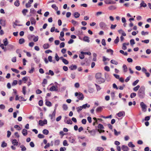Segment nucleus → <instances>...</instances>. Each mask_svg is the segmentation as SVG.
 Listing matches in <instances>:
<instances>
[{"instance_id": "1", "label": "nucleus", "mask_w": 151, "mask_h": 151, "mask_svg": "<svg viewBox=\"0 0 151 151\" xmlns=\"http://www.w3.org/2000/svg\"><path fill=\"white\" fill-rule=\"evenodd\" d=\"M145 88L144 87H141L138 91V95L141 99H143L145 96Z\"/></svg>"}, {"instance_id": "2", "label": "nucleus", "mask_w": 151, "mask_h": 151, "mask_svg": "<svg viewBox=\"0 0 151 151\" xmlns=\"http://www.w3.org/2000/svg\"><path fill=\"white\" fill-rule=\"evenodd\" d=\"M75 96H77L78 99L80 100H82L84 99L83 94L81 92L79 93L78 92L75 93Z\"/></svg>"}, {"instance_id": "3", "label": "nucleus", "mask_w": 151, "mask_h": 151, "mask_svg": "<svg viewBox=\"0 0 151 151\" xmlns=\"http://www.w3.org/2000/svg\"><path fill=\"white\" fill-rule=\"evenodd\" d=\"M105 80L104 78L102 77V76L96 79V82L99 84H101L104 83L105 82Z\"/></svg>"}, {"instance_id": "4", "label": "nucleus", "mask_w": 151, "mask_h": 151, "mask_svg": "<svg viewBox=\"0 0 151 151\" xmlns=\"http://www.w3.org/2000/svg\"><path fill=\"white\" fill-rule=\"evenodd\" d=\"M140 106L143 111L145 112L146 111L147 106L143 102H140Z\"/></svg>"}, {"instance_id": "5", "label": "nucleus", "mask_w": 151, "mask_h": 151, "mask_svg": "<svg viewBox=\"0 0 151 151\" xmlns=\"http://www.w3.org/2000/svg\"><path fill=\"white\" fill-rule=\"evenodd\" d=\"M99 26L102 29H106L107 26L106 23L103 22H101L99 23Z\"/></svg>"}, {"instance_id": "6", "label": "nucleus", "mask_w": 151, "mask_h": 151, "mask_svg": "<svg viewBox=\"0 0 151 151\" xmlns=\"http://www.w3.org/2000/svg\"><path fill=\"white\" fill-rule=\"evenodd\" d=\"M47 121L46 119H44L43 121L41 120L39 121V124L41 126H43L44 124H47Z\"/></svg>"}, {"instance_id": "7", "label": "nucleus", "mask_w": 151, "mask_h": 151, "mask_svg": "<svg viewBox=\"0 0 151 151\" xmlns=\"http://www.w3.org/2000/svg\"><path fill=\"white\" fill-rule=\"evenodd\" d=\"M69 142L71 143H75L76 142L75 141L76 138L74 137L70 136L68 138Z\"/></svg>"}, {"instance_id": "8", "label": "nucleus", "mask_w": 151, "mask_h": 151, "mask_svg": "<svg viewBox=\"0 0 151 151\" xmlns=\"http://www.w3.org/2000/svg\"><path fill=\"white\" fill-rule=\"evenodd\" d=\"M55 114L56 112L55 111H54L52 114H50L49 115V116L50 117L51 119H53L54 120L55 118Z\"/></svg>"}, {"instance_id": "9", "label": "nucleus", "mask_w": 151, "mask_h": 151, "mask_svg": "<svg viewBox=\"0 0 151 151\" xmlns=\"http://www.w3.org/2000/svg\"><path fill=\"white\" fill-rule=\"evenodd\" d=\"M29 36H30L31 37H35L33 39V40L35 42H36L38 40V36H35V35H29V36L28 37V38Z\"/></svg>"}, {"instance_id": "10", "label": "nucleus", "mask_w": 151, "mask_h": 151, "mask_svg": "<svg viewBox=\"0 0 151 151\" xmlns=\"http://www.w3.org/2000/svg\"><path fill=\"white\" fill-rule=\"evenodd\" d=\"M30 21L31 22L32 24L35 25L36 24V22L35 18L33 17H31L30 19Z\"/></svg>"}, {"instance_id": "11", "label": "nucleus", "mask_w": 151, "mask_h": 151, "mask_svg": "<svg viewBox=\"0 0 151 151\" xmlns=\"http://www.w3.org/2000/svg\"><path fill=\"white\" fill-rule=\"evenodd\" d=\"M129 45V42H127V43H124L123 44V46L122 47V49H123L124 50H126L127 48V47L126 46V45Z\"/></svg>"}, {"instance_id": "12", "label": "nucleus", "mask_w": 151, "mask_h": 151, "mask_svg": "<svg viewBox=\"0 0 151 151\" xmlns=\"http://www.w3.org/2000/svg\"><path fill=\"white\" fill-rule=\"evenodd\" d=\"M117 116L120 117L122 116H124L125 115V112L124 111H121L119 112L117 114Z\"/></svg>"}, {"instance_id": "13", "label": "nucleus", "mask_w": 151, "mask_h": 151, "mask_svg": "<svg viewBox=\"0 0 151 151\" xmlns=\"http://www.w3.org/2000/svg\"><path fill=\"white\" fill-rule=\"evenodd\" d=\"M0 24L3 27H5L6 25V20L4 19H0Z\"/></svg>"}, {"instance_id": "14", "label": "nucleus", "mask_w": 151, "mask_h": 151, "mask_svg": "<svg viewBox=\"0 0 151 151\" xmlns=\"http://www.w3.org/2000/svg\"><path fill=\"white\" fill-rule=\"evenodd\" d=\"M122 149L123 151H128L129 148L128 147L124 145H122Z\"/></svg>"}, {"instance_id": "15", "label": "nucleus", "mask_w": 151, "mask_h": 151, "mask_svg": "<svg viewBox=\"0 0 151 151\" xmlns=\"http://www.w3.org/2000/svg\"><path fill=\"white\" fill-rule=\"evenodd\" d=\"M58 90V87L56 88L54 86H52L51 87L50 89V91H57Z\"/></svg>"}, {"instance_id": "16", "label": "nucleus", "mask_w": 151, "mask_h": 151, "mask_svg": "<svg viewBox=\"0 0 151 151\" xmlns=\"http://www.w3.org/2000/svg\"><path fill=\"white\" fill-rule=\"evenodd\" d=\"M118 32L119 34H121L122 36H125L126 35V33L122 29H119L118 30Z\"/></svg>"}, {"instance_id": "17", "label": "nucleus", "mask_w": 151, "mask_h": 151, "mask_svg": "<svg viewBox=\"0 0 151 151\" xmlns=\"http://www.w3.org/2000/svg\"><path fill=\"white\" fill-rule=\"evenodd\" d=\"M116 7L113 5H111L109 6L108 8V9L110 10H114L116 9Z\"/></svg>"}, {"instance_id": "18", "label": "nucleus", "mask_w": 151, "mask_h": 151, "mask_svg": "<svg viewBox=\"0 0 151 151\" xmlns=\"http://www.w3.org/2000/svg\"><path fill=\"white\" fill-rule=\"evenodd\" d=\"M123 71L124 73H126L127 71L128 68L126 65L124 64L122 67Z\"/></svg>"}, {"instance_id": "19", "label": "nucleus", "mask_w": 151, "mask_h": 151, "mask_svg": "<svg viewBox=\"0 0 151 151\" xmlns=\"http://www.w3.org/2000/svg\"><path fill=\"white\" fill-rule=\"evenodd\" d=\"M12 143L14 146H17L18 144V142L16 139H13L12 141Z\"/></svg>"}, {"instance_id": "20", "label": "nucleus", "mask_w": 151, "mask_h": 151, "mask_svg": "<svg viewBox=\"0 0 151 151\" xmlns=\"http://www.w3.org/2000/svg\"><path fill=\"white\" fill-rule=\"evenodd\" d=\"M83 40L84 41L87 42H89L90 41L89 37L87 36L84 37Z\"/></svg>"}, {"instance_id": "21", "label": "nucleus", "mask_w": 151, "mask_h": 151, "mask_svg": "<svg viewBox=\"0 0 151 151\" xmlns=\"http://www.w3.org/2000/svg\"><path fill=\"white\" fill-rule=\"evenodd\" d=\"M140 7H145L147 6V4L145 3L144 1H142L140 4Z\"/></svg>"}, {"instance_id": "22", "label": "nucleus", "mask_w": 151, "mask_h": 151, "mask_svg": "<svg viewBox=\"0 0 151 151\" xmlns=\"http://www.w3.org/2000/svg\"><path fill=\"white\" fill-rule=\"evenodd\" d=\"M69 68L71 70H72L76 69L77 68V66L76 65H72L70 66Z\"/></svg>"}, {"instance_id": "23", "label": "nucleus", "mask_w": 151, "mask_h": 151, "mask_svg": "<svg viewBox=\"0 0 151 151\" xmlns=\"http://www.w3.org/2000/svg\"><path fill=\"white\" fill-rule=\"evenodd\" d=\"M3 41L4 43V45L5 46H7L8 44V42L7 38H5L3 40Z\"/></svg>"}, {"instance_id": "24", "label": "nucleus", "mask_w": 151, "mask_h": 151, "mask_svg": "<svg viewBox=\"0 0 151 151\" xmlns=\"http://www.w3.org/2000/svg\"><path fill=\"white\" fill-rule=\"evenodd\" d=\"M34 59L35 61L37 63H39L40 61V60L37 58V56H34Z\"/></svg>"}, {"instance_id": "25", "label": "nucleus", "mask_w": 151, "mask_h": 151, "mask_svg": "<svg viewBox=\"0 0 151 151\" xmlns=\"http://www.w3.org/2000/svg\"><path fill=\"white\" fill-rule=\"evenodd\" d=\"M83 109H85L86 107L89 108L90 107V105L87 104L83 105L82 106Z\"/></svg>"}, {"instance_id": "26", "label": "nucleus", "mask_w": 151, "mask_h": 151, "mask_svg": "<svg viewBox=\"0 0 151 151\" xmlns=\"http://www.w3.org/2000/svg\"><path fill=\"white\" fill-rule=\"evenodd\" d=\"M14 5L17 7L19 6L20 5L19 1V0H16L14 3Z\"/></svg>"}, {"instance_id": "27", "label": "nucleus", "mask_w": 151, "mask_h": 151, "mask_svg": "<svg viewBox=\"0 0 151 151\" xmlns=\"http://www.w3.org/2000/svg\"><path fill=\"white\" fill-rule=\"evenodd\" d=\"M103 107L99 106L96 109V112H99L101 111Z\"/></svg>"}, {"instance_id": "28", "label": "nucleus", "mask_w": 151, "mask_h": 151, "mask_svg": "<svg viewBox=\"0 0 151 151\" xmlns=\"http://www.w3.org/2000/svg\"><path fill=\"white\" fill-rule=\"evenodd\" d=\"M26 87L25 86H24L23 87L22 89V92L23 93V94L25 95L26 93Z\"/></svg>"}, {"instance_id": "29", "label": "nucleus", "mask_w": 151, "mask_h": 151, "mask_svg": "<svg viewBox=\"0 0 151 151\" xmlns=\"http://www.w3.org/2000/svg\"><path fill=\"white\" fill-rule=\"evenodd\" d=\"M7 146V144L4 141H3L1 144V146L3 148L6 147Z\"/></svg>"}, {"instance_id": "30", "label": "nucleus", "mask_w": 151, "mask_h": 151, "mask_svg": "<svg viewBox=\"0 0 151 151\" xmlns=\"http://www.w3.org/2000/svg\"><path fill=\"white\" fill-rule=\"evenodd\" d=\"M74 16L75 18H78L79 17L80 14L78 12H76L74 13Z\"/></svg>"}, {"instance_id": "31", "label": "nucleus", "mask_w": 151, "mask_h": 151, "mask_svg": "<svg viewBox=\"0 0 151 151\" xmlns=\"http://www.w3.org/2000/svg\"><path fill=\"white\" fill-rule=\"evenodd\" d=\"M102 76L101 74L100 73H97L95 75V77L96 79L99 78Z\"/></svg>"}, {"instance_id": "32", "label": "nucleus", "mask_w": 151, "mask_h": 151, "mask_svg": "<svg viewBox=\"0 0 151 151\" xmlns=\"http://www.w3.org/2000/svg\"><path fill=\"white\" fill-rule=\"evenodd\" d=\"M27 130L25 129H23L22 131V133L23 135L24 136H26L27 134Z\"/></svg>"}, {"instance_id": "33", "label": "nucleus", "mask_w": 151, "mask_h": 151, "mask_svg": "<svg viewBox=\"0 0 151 151\" xmlns=\"http://www.w3.org/2000/svg\"><path fill=\"white\" fill-rule=\"evenodd\" d=\"M20 147L21 148L22 151H25L26 150V147L23 145H21Z\"/></svg>"}, {"instance_id": "34", "label": "nucleus", "mask_w": 151, "mask_h": 151, "mask_svg": "<svg viewBox=\"0 0 151 151\" xmlns=\"http://www.w3.org/2000/svg\"><path fill=\"white\" fill-rule=\"evenodd\" d=\"M25 42V40L23 38L20 39L19 41V44H22L23 43Z\"/></svg>"}, {"instance_id": "35", "label": "nucleus", "mask_w": 151, "mask_h": 151, "mask_svg": "<svg viewBox=\"0 0 151 151\" xmlns=\"http://www.w3.org/2000/svg\"><path fill=\"white\" fill-rule=\"evenodd\" d=\"M49 45L48 44H45L43 45V47L44 49H47L49 47Z\"/></svg>"}, {"instance_id": "36", "label": "nucleus", "mask_w": 151, "mask_h": 151, "mask_svg": "<svg viewBox=\"0 0 151 151\" xmlns=\"http://www.w3.org/2000/svg\"><path fill=\"white\" fill-rule=\"evenodd\" d=\"M81 53L82 54L88 55H91V53L90 52H84L82 51L81 52Z\"/></svg>"}, {"instance_id": "37", "label": "nucleus", "mask_w": 151, "mask_h": 151, "mask_svg": "<svg viewBox=\"0 0 151 151\" xmlns=\"http://www.w3.org/2000/svg\"><path fill=\"white\" fill-rule=\"evenodd\" d=\"M46 74L48 75H50L51 76H53L54 75V73L51 70H49L48 73H47Z\"/></svg>"}, {"instance_id": "38", "label": "nucleus", "mask_w": 151, "mask_h": 151, "mask_svg": "<svg viewBox=\"0 0 151 151\" xmlns=\"http://www.w3.org/2000/svg\"><path fill=\"white\" fill-rule=\"evenodd\" d=\"M45 104L47 106L50 107L52 106L51 102L48 101H46L45 102Z\"/></svg>"}, {"instance_id": "39", "label": "nucleus", "mask_w": 151, "mask_h": 151, "mask_svg": "<svg viewBox=\"0 0 151 151\" xmlns=\"http://www.w3.org/2000/svg\"><path fill=\"white\" fill-rule=\"evenodd\" d=\"M62 107L63 109L65 111L67 110L68 109V107L65 104H63Z\"/></svg>"}, {"instance_id": "40", "label": "nucleus", "mask_w": 151, "mask_h": 151, "mask_svg": "<svg viewBox=\"0 0 151 151\" xmlns=\"http://www.w3.org/2000/svg\"><path fill=\"white\" fill-rule=\"evenodd\" d=\"M52 56H49L48 57V60L49 62H52L53 63H55V61H52Z\"/></svg>"}, {"instance_id": "41", "label": "nucleus", "mask_w": 151, "mask_h": 151, "mask_svg": "<svg viewBox=\"0 0 151 151\" xmlns=\"http://www.w3.org/2000/svg\"><path fill=\"white\" fill-rule=\"evenodd\" d=\"M95 85L96 86V90L97 91H99L101 89V88L99 85L96 83L95 84Z\"/></svg>"}, {"instance_id": "42", "label": "nucleus", "mask_w": 151, "mask_h": 151, "mask_svg": "<svg viewBox=\"0 0 151 151\" xmlns=\"http://www.w3.org/2000/svg\"><path fill=\"white\" fill-rule=\"evenodd\" d=\"M128 146L131 147H135V145H133L132 142H130L128 144Z\"/></svg>"}, {"instance_id": "43", "label": "nucleus", "mask_w": 151, "mask_h": 151, "mask_svg": "<svg viewBox=\"0 0 151 151\" xmlns=\"http://www.w3.org/2000/svg\"><path fill=\"white\" fill-rule=\"evenodd\" d=\"M139 88L140 86L139 85H138L133 88V90L135 91H136L139 89Z\"/></svg>"}, {"instance_id": "44", "label": "nucleus", "mask_w": 151, "mask_h": 151, "mask_svg": "<svg viewBox=\"0 0 151 151\" xmlns=\"http://www.w3.org/2000/svg\"><path fill=\"white\" fill-rule=\"evenodd\" d=\"M35 11L34 9H30V15H31V14H35Z\"/></svg>"}, {"instance_id": "45", "label": "nucleus", "mask_w": 151, "mask_h": 151, "mask_svg": "<svg viewBox=\"0 0 151 151\" xmlns=\"http://www.w3.org/2000/svg\"><path fill=\"white\" fill-rule=\"evenodd\" d=\"M43 133L45 135L49 133L48 131L46 129H44L42 131Z\"/></svg>"}, {"instance_id": "46", "label": "nucleus", "mask_w": 151, "mask_h": 151, "mask_svg": "<svg viewBox=\"0 0 151 151\" xmlns=\"http://www.w3.org/2000/svg\"><path fill=\"white\" fill-rule=\"evenodd\" d=\"M82 106H80L76 108V109L78 112H79L83 109Z\"/></svg>"}, {"instance_id": "47", "label": "nucleus", "mask_w": 151, "mask_h": 151, "mask_svg": "<svg viewBox=\"0 0 151 151\" xmlns=\"http://www.w3.org/2000/svg\"><path fill=\"white\" fill-rule=\"evenodd\" d=\"M110 62L111 63L115 65H117L118 63L117 62L113 60H111Z\"/></svg>"}, {"instance_id": "48", "label": "nucleus", "mask_w": 151, "mask_h": 151, "mask_svg": "<svg viewBox=\"0 0 151 151\" xmlns=\"http://www.w3.org/2000/svg\"><path fill=\"white\" fill-rule=\"evenodd\" d=\"M14 128L15 129H17L19 131L20 130L22 129L19 126L16 125L14 126Z\"/></svg>"}, {"instance_id": "49", "label": "nucleus", "mask_w": 151, "mask_h": 151, "mask_svg": "<svg viewBox=\"0 0 151 151\" xmlns=\"http://www.w3.org/2000/svg\"><path fill=\"white\" fill-rule=\"evenodd\" d=\"M96 150V151H103L104 150V149L101 147H98Z\"/></svg>"}, {"instance_id": "50", "label": "nucleus", "mask_w": 151, "mask_h": 151, "mask_svg": "<svg viewBox=\"0 0 151 151\" xmlns=\"http://www.w3.org/2000/svg\"><path fill=\"white\" fill-rule=\"evenodd\" d=\"M11 70L14 72H15L16 73H19V70H18L17 69L14 68H12Z\"/></svg>"}, {"instance_id": "51", "label": "nucleus", "mask_w": 151, "mask_h": 151, "mask_svg": "<svg viewBox=\"0 0 151 151\" xmlns=\"http://www.w3.org/2000/svg\"><path fill=\"white\" fill-rule=\"evenodd\" d=\"M52 8L54 9L55 10H58V7L56 6V5L55 4H53L51 6Z\"/></svg>"}, {"instance_id": "52", "label": "nucleus", "mask_w": 151, "mask_h": 151, "mask_svg": "<svg viewBox=\"0 0 151 151\" xmlns=\"http://www.w3.org/2000/svg\"><path fill=\"white\" fill-rule=\"evenodd\" d=\"M4 45L3 44H1L0 45V47H1L2 49L4 50V51L6 52V48L4 47Z\"/></svg>"}, {"instance_id": "53", "label": "nucleus", "mask_w": 151, "mask_h": 151, "mask_svg": "<svg viewBox=\"0 0 151 151\" xmlns=\"http://www.w3.org/2000/svg\"><path fill=\"white\" fill-rule=\"evenodd\" d=\"M130 42L131 45L132 46L133 45L135 44L134 40L133 39L131 40L130 41Z\"/></svg>"}, {"instance_id": "54", "label": "nucleus", "mask_w": 151, "mask_h": 151, "mask_svg": "<svg viewBox=\"0 0 151 151\" xmlns=\"http://www.w3.org/2000/svg\"><path fill=\"white\" fill-rule=\"evenodd\" d=\"M28 12V10L27 9H24L22 11V13L24 15H26V13Z\"/></svg>"}, {"instance_id": "55", "label": "nucleus", "mask_w": 151, "mask_h": 151, "mask_svg": "<svg viewBox=\"0 0 151 151\" xmlns=\"http://www.w3.org/2000/svg\"><path fill=\"white\" fill-rule=\"evenodd\" d=\"M114 134L116 136H118L120 133V132H117L116 129H114Z\"/></svg>"}, {"instance_id": "56", "label": "nucleus", "mask_w": 151, "mask_h": 151, "mask_svg": "<svg viewBox=\"0 0 151 151\" xmlns=\"http://www.w3.org/2000/svg\"><path fill=\"white\" fill-rule=\"evenodd\" d=\"M136 95V94L135 93H132L130 94V97L133 98Z\"/></svg>"}, {"instance_id": "57", "label": "nucleus", "mask_w": 151, "mask_h": 151, "mask_svg": "<svg viewBox=\"0 0 151 151\" xmlns=\"http://www.w3.org/2000/svg\"><path fill=\"white\" fill-rule=\"evenodd\" d=\"M139 82V80H137L133 83L132 84V85L134 86H135Z\"/></svg>"}, {"instance_id": "58", "label": "nucleus", "mask_w": 151, "mask_h": 151, "mask_svg": "<svg viewBox=\"0 0 151 151\" xmlns=\"http://www.w3.org/2000/svg\"><path fill=\"white\" fill-rule=\"evenodd\" d=\"M63 62L65 64L67 65L68 64V61L66 59H63Z\"/></svg>"}, {"instance_id": "59", "label": "nucleus", "mask_w": 151, "mask_h": 151, "mask_svg": "<svg viewBox=\"0 0 151 151\" xmlns=\"http://www.w3.org/2000/svg\"><path fill=\"white\" fill-rule=\"evenodd\" d=\"M60 144V141L59 140H56L55 141V145H58Z\"/></svg>"}, {"instance_id": "60", "label": "nucleus", "mask_w": 151, "mask_h": 151, "mask_svg": "<svg viewBox=\"0 0 151 151\" xmlns=\"http://www.w3.org/2000/svg\"><path fill=\"white\" fill-rule=\"evenodd\" d=\"M98 127L99 129H102L104 128V127L103 125L102 124H99Z\"/></svg>"}, {"instance_id": "61", "label": "nucleus", "mask_w": 151, "mask_h": 151, "mask_svg": "<svg viewBox=\"0 0 151 151\" xmlns=\"http://www.w3.org/2000/svg\"><path fill=\"white\" fill-rule=\"evenodd\" d=\"M119 38L118 37H117L116 39L114 40V43L115 44H117L119 42Z\"/></svg>"}, {"instance_id": "62", "label": "nucleus", "mask_w": 151, "mask_h": 151, "mask_svg": "<svg viewBox=\"0 0 151 151\" xmlns=\"http://www.w3.org/2000/svg\"><path fill=\"white\" fill-rule=\"evenodd\" d=\"M55 58L57 61H58L60 59V58L58 56L57 53H56L55 54Z\"/></svg>"}, {"instance_id": "63", "label": "nucleus", "mask_w": 151, "mask_h": 151, "mask_svg": "<svg viewBox=\"0 0 151 151\" xmlns=\"http://www.w3.org/2000/svg\"><path fill=\"white\" fill-rule=\"evenodd\" d=\"M111 96L112 99H114L115 96L114 92H111Z\"/></svg>"}, {"instance_id": "64", "label": "nucleus", "mask_w": 151, "mask_h": 151, "mask_svg": "<svg viewBox=\"0 0 151 151\" xmlns=\"http://www.w3.org/2000/svg\"><path fill=\"white\" fill-rule=\"evenodd\" d=\"M76 76V74L75 73H71L70 77L72 78V79H74L75 78Z\"/></svg>"}]
</instances>
